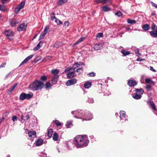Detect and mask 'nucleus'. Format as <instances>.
I'll return each mask as SVG.
<instances>
[{"instance_id":"obj_1","label":"nucleus","mask_w":157,"mask_h":157,"mask_svg":"<svg viewBox=\"0 0 157 157\" xmlns=\"http://www.w3.org/2000/svg\"><path fill=\"white\" fill-rule=\"evenodd\" d=\"M84 66L82 63L80 62V64L78 63L74 64L72 67H68L64 71V72H69L67 74V76L69 78H71L75 76V72L78 73V74H79L82 73L83 71L82 69V66Z\"/></svg>"},{"instance_id":"obj_2","label":"nucleus","mask_w":157,"mask_h":157,"mask_svg":"<svg viewBox=\"0 0 157 157\" xmlns=\"http://www.w3.org/2000/svg\"><path fill=\"white\" fill-rule=\"evenodd\" d=\"M71 114H74V116L75 118L82 119V121L90 120L93 118L91 113L88 111L83 112L81 110H75L72 111Z\"/></svg>"},{"instance_id":"obj_3","label":"nucleus","mask_w":157,"mask_h":157,"mask_svg":"<svg viewBox=\"0 0 157 157\" xmlns=\"http://www.w3.org/2000/svg\"><path fill=\"white\" fill-rule=\"evenodd\" d=\"M74 140L77 148L85 147L89 143V140L86 135H78L75 138Z\"/></svg>"},{"instance_id":"obj_4","label":"nucleus","mask_w":157,"mask_h":157,"mask_svg":"<svg viewBox=\"0 0 157 157\" xmlns=\"http://www.w3.org/2000/svg\"><path fill=\"white\" fill-rule=\"evenodd\" d=\"M44 86V84L42 82L36 79L29 86V88L32 90L37 91L41 90Z\"/></svg>"},{"instance_id":"obj_5","label":"nucleus","mask_w":157,"mask_h":157,"mask_svg":"<svg viewBox=\"0 0 157 157\" xmlns=\"http://www.w3.org/2000/svg\"><path fill=\"white\" fill-rule=\"evenodd\" d=\"M33 94L32 93L29 94H26L23 93H21L19 97V99L21 100H24L25 99H29L32 98L33 96Z\"/></svg>"},{"instance_id":"obj_6","label":"nucleus","mask_w":157,"mask_h":157,"mask_svg":"<svg viewBox=\"0 0 157 157\" xmlns=\"http://www.w3.org/2000/svg\"><path fill=\"white\" fill-rule=\"evenodd\" d=\"M25 5L24 2H22L15 9V12L16 13H18L20 10L23 8Z\"/></svg>"},{"instance_id":"obj_7","label":"nucleus","mask_w":157,"mask_h":157,"mask_svg":"<svg viewBox=\"0 0 157 157\" xmlns=\"http://www.w3.org/2000/svg\"><path fill=\"white\" fill-rule=\"evenodd\" d=\"M25 5L24 2H22L15 9V12L16 13H18L20 10L23 8Z\"/></svg>"},{"instance_id":"obj_8","label":"nucleus","mask_w":157,"mask_h":157,"mask_svg":"<svg viewBox=\"0 0 157 157\" xmlns=\"http://www.w3.org/2000/svg\"><path fill=\"white\" fill-rule=\"evenodd\" d=\"M28 134L30 139H32L36 137V132L34 131H30L29 132Z\"/></svg>"},{"instance_id":"obj_9","label":"nucleus","mask_w":157,"mask_h":157,"mask_svg":"<svg viewBox=\"0 0 157 157\" xmlns=\"http://www.w3.org/2000/svg\"><path fill=\"white\" fill-rule=\"evenodd\" d=\"M120 119L121 120H124L125 121L127 119V116L125 114V112L123 111H121L120 112Z\"/></svg>"},{"instance_id":"obj_10","label":"nucleus","mask_w":157,"mask_h":157,"mask_svg":"<svg viewBox=\"0 0 157 157\" xmlns=\"http://www.w3.org/2000/svg\"><path fill=\"white\" fill-rule=\"evenodd\" d=\"M77 80L76 78H73L71 79L67 80L66 83V84L67 86H70L75 84L76 83Z\"/></svg>"},{"instance_id":"obj_11","label":"nucleus","mask_w":157,"mask_h":157,"mask_svg":"<svg viewBox=\"0 0 157 157\" xmlns=\"http://www.w3.org/2000/svg\"><path fill=\"white\" fill-rule=\"evenodd\" d=\"M26 25L24 23H23L21 24L18 27L17 30L19 31L25 30L26 29Z\"/></svg>"},{"instance_id":"obj_12","label":"nucleus","mask_w":157,"mask_h":157,"mask_svg":"<svg viewBox=\"0 0 157 157\" xmlns=\"http://www.w3.org/2000/svg\"><path fill=\"white\" fill-rule=\"evenodd\" d=\"M34 56V55L32 54L28 56L21 62L19 66H20L26 63L29 60L31 59Z\"/></svg>"},{"instance_id":"obj_13","label":"nucleus","mask_w":157,"mask_h":157,"mask_svg":"<svg viewBox=\"0 0 157 157\" xmlns=\"http://www.w3.org/2000/svg\"><path fill=\"white\" fill-rule=\"evenodd\" d=\"M44 140L43 139L40 138L38 140H36L34 144L36 146H41L43 144Z\"/></svg>"},{"instance_id":"obj_14","label":"nucleus","mask_w":157,"mask_h":157,"mask_svg":"<svg viewBox=\"0 0 157 157\" xmlns=\"http://www.w3.org/2000/svg\"><path fill=\"white\" fill-rule=\"evenodd\" d=\"M137 83L135 80L133 79H130L128 82V84L130 86H134L136 85Z\"/></svg>"},{"instance_id":"obj_15","label":"nucleus","mask_w":157,"mask_h":157,"mask_svg":"<svg viewBox=\"0 0 157 157\" xmlns=\"http://www.w3.org/2000/svg\"><path fill=\"white\" fill-rule=\"evenodd\" d=\"M4 34L7 37L13 36L14 35V33L11 30H9L5 31Z\"/></svg>"},{"instance_id":"obj_16","label":"nucleus","mask_w":157,"mask_h":157,"mask_svg":"<svg viewBox=\"0 0 157 157\" xmlns=\"http://www.w3.org/2000/svg\"><path fill=\"white\" fill-rule=\"evenodd\" d=\"M151 36L153 37H157V26L156 27L155 30H153L150 32Z\"/></svg>"},{"instance_id":"obj_17","label":"nucleus","mask_w":157,"mask_h":157,"mask_svg":"<svg viewBox=\"0 0 157 157\" xmlns=\"http://www.w3.org/2000/svg\"><path fill=\"white\" fill-rule=\"evenodd\" d=\"M111 0H96V2L97 3H102L103 4L109 3Z\"/></svg>"},{"instance_id":"obj_18","label":"nucleus","mask_w":157,"mask_h":157,"mask_svg":"<svg viewBox=\"0 0 157 157\" xmlns=\"http://www.w3.org/2000/svg\"><path fill=\"white\" fill-rule=\"evenodd\" d=\"M58 77L59 76L58 75H54L53 76L52 79V84H55L56 83Z\"/></svg>"},{"instance_id":"obj_19","label":"nucleus","mask_w":157,"mask_h":157,"mask_svg":"<svg viewBox=\"0 0 157 157\" xmlns=\"http://www.w3.org/2000/svg\"><path fill=\"white\" fill-rule=\"evenodd\" d=\"M111 9L109 6H105L101 7L102 11L104 12H108L110 11Z\"/></svg>"},{"instance_id":"obj_20","label":"nucleus","mask_w":157,"mask_h":157,"mask_svg":"<svg viewBox=\"0 0 157 157\" xmlns=\"http://www.w3.org/2000/svg\"><path fill=\"white\" fill-rule=\"evenodd\" d=\"M102 47V45L101 44H95L94 47V49L98 50L101 48Z\"/></svg>"},{"instance_id":"obj_21","label":"nucleus","mask_w":157,"mask_h":157,"mask_svg":"<svg viewBox=\"0 0 157 157\" xmlns=\"http://www.w3.org/2000/svg\"><path fill=\"white\" fill-rule=\"evenodd\" d=\"M135 99L138 100L140 99L142 97L141 94H139L138 93H135L132 96Z\"/></svg>"},{"instance_id":"obj_22","label":"nucleus","mask_w":157,"mask_h":157,"mask_svg":"<svg viewBox=\"0 0 157 157\" xmlns=\"http://www.w3.org/2000/svg\"><path fill=\"white\" fill-rule=\"evenodd\" d=\"M29 118V116L28 114H27L26 115L25 118L24 119V117L23 115H22L21 117V122L22 123H24V121H26Z\"/></svg>"},{"instance_id":"obj_23","label":"nucleus","mask_w":157,"mask_h":157,"mask_svg":"<svg viewBox=\"0 0 157 157\" xmlns=\"http://www.w3.org/2000/svg\"><path fill=\"white\" fill-rule=\"evenodd\" d=\"M58 138V134L56 132H55L53 136V140L54 141H57Z\"/></svg>"},{"instance_id":"obj_24","label":"nucleus","mask_w":157,"mask_h":157,"mask_svg":"<svg viewBox=\"0 0 157 157\" xmlns=\"http://www.w3.org/2000/svg\"><path fill=\"white\" fill-rule=\"evenodd\" d=\"M91 86V83L90 82H86L84 84V87L86 89L89 88Z\"/></svg>"},{"instance_id":"obj_25","label":"nucleus","mask_w":157,"mask_h":157,"mask_svg":"<svg viewBox=\"0 0 157 157\" xmlns=\"http://www.w3.org/2000/svg\"><path fill=\"white\" fill-rule=\"evenodd\" d=\"M135 91H136V93H138L139 94H141V95H142L144 93V91L142 89H136Z\"/></svg>"},{"instance_id":"obj_26","label":"nucleus","mask_w":157,"mask_h":157,"mask_svg":"<svg viewBox=\"0 0 157 157\" xmlns=\"http://www.w3.org/2000/svg\"><path fill=\"white\" fill-rule=\"evenodd\" d=\"M53 133V130L52 129H49L48 131V136L49 138L51 137Z\"/></svg>"},{"instance_id":"obj_27","label":"nucleus","mask_w":157,"mask_h":157,"mask_svg":"<svg viewBox=\"0 0 157 157\" xmlns=\"http://www.w3.org/2000/svg\"><path fill=\"white\" fill-rule=\"evenodd\" d=\"M121 52L124 56L128 55L130 54V52L129 51L124 50H121Z\"/></svg>"},{"instance_id":"obj_28","label":"nucleus","mask_w":157,"mask_h":157,"mask_svg":"<svg viewBox=\"0 0 157 157\" xmlns=\"http://www.w3.org/2000/svg\"><path fill=\"white\" fill-rule=\"evenodd\" d=\"M149 103L152 109L156 111L157 109L154 102L152 101H150Z\"/></svg>"},{"instance_id":"obj_29","label":"nucleus","mask_w":157,"mask_h":157,"mask_svg":"<svg viewBox=\"0 0 157 157\" xmlns=\"http://www.w3.org/2000/svg\"><path fill=\"white\" fill-rule=\"evenodd\" d=\"M142 28L144 30L147 31L150 29V26L147 24H146L143 26Z\"/></svg>"},{"instance_id":"obj_30","label":"nucleus","mask_w":157,"mask_h":157,"mask_svg":"<svg viewBox=\"0 0 157 157\" xmlns=\"http://www.w3.org/2000/svg\"><path fill=\"white\" fill-rule=\"evenodd\" d=\"M42 44L43 42H42L41 41H40L39 43L37 44L36 46L34 48L33 50L34 51H36L38 50L40 48L41 46L40 45Z\"/></svg>"},{"instance_id":"obj_31","label":"nucleus","mask_w":157,"mask_h":157,"mask_svg":"<svg viewBox=\"0 0 157 157\" xmlns=\"http://www.w3.org/2000/svg\"><path fill=\"white\" fill-rule=\"evenodd\" d=\"M18 21L16 20H14L10 22V24L12 27H14L18 23Z\"/></svg>"},{"instance_id":"obj_32","label":"nucleus","mask_w":157,"mask_h":157,"mask_svg":"<svg viewBox=\"0 0 157 157\" xmlns=\"http://www.w3.org/2000/svg\"><path fill=\"white\" fill-rule=\"evenodd\" d=\"M59 72V71L56 69H53L51 71V73L54 75H57Z\"/></svg>"},{"instance_id":"obj_33","label":"nucleus","mask_w":157,"mask_h":157,"mask_svg":"<svg viewBox=\"0 0 157 157\" xmlns=\"http://www.w3.org/2000/svg\"><path fill=\"white\" fill-rule=\"evenodd\" d=\"M66 126L67 128H71L72 126V122L71 121H67Z\"/></svg>"},{"instance_id":"obj_34","label":"nucleus","mask_w":157,"mask_h":157,"mask_svg":"<svg viewBox=\"0 0 157 157\" xmlns=\"http://www.w3.org/2000/svg\"><path fill=\"white\" fill-rule=\"evenodd\" d=\"M85 39V37H82L80 38L74 44V45H76L80 43L81 42L84 40Z\"/></svg>"},{"instance_id":"obj_35","label":"nucleus","mask_w":157,"mask_h":157,"mask_svg":"<svg viewBox=\"0 0 157 157\" xmlns=\"http://www.w3.org/2000/svg\"><path fill=\"white\" fill-rule=\"evenodd\" d=\"M67 0H59L58 4L59 5H60L66 3Z\"/></svg>"},{"instance_id":"obj_36","label":"nucleus","mask_w":157,"mask_h":157,"mask_svg":"<svg viewBox=\"0 0 157 157\" xmlns=\"http://www.w3.org/2000/svg\"><path fill=\"white\" fill-rule=\"evenodd\" d=\"M127 22L129 24H135L136 23V21L134 20L128 19H127Z\"/></svg>"},{"instance_id":"obj_37","label":"nucleus","mask_w":157,"mask_h":157,"mask_svg":"<svg viewBox=\"0 0 157 157\" xmlns=\"http://www.w3.org/2000/svg\"><path fill=\"white\" fill-rule=\"evenodd\" d=\"M54 21L58 25H61L63 24L62 22L56 18Z\"/></svg>"},{"instance_id":"obj_38","label":"nucleus","mask_w":157,"mask_h":157,"mask_svg":"<svg viewBox=\"0 0 157 157\" xmlns=\"http://www.w3.org/2000/svg\"><path fill=\"white\" fill-rule=\"evenodd\" d=\"M54 122L56 126H61L63 124V123H61L57 120H55Z\"/></svg>"},{"instance_id":"obj_39","label":"nucleus","mask_w":157,"mask_h":157,"mask_svg":"<svg viewBox=\"0 0 157 157\" xmlns=\"http://www.w3.org/2000/svg\"><path fill=\"white\" fill-rule=\"evenodd\" d=\"M61 44V43L60 42H56L53 45V47L58 48L59 47Z\"/></svg>"},{"instance_id":"obj_40","label":"nucleus","mask_w":157,"mask_h":157,"mask_svg":"<svg viewBox=\"0 0 157 157\" xmlns=\"http://www.w3.org/2000/svg\"><path fill=\"white\" fill-rule=\"evenodd\" d=\"M52 85L49 82H47L45 84V87L47 89L51 87Z\"/></svg>"},{"instance_id":"obj_41","label":"nucleus","mask_w":157,"mask_h":157,"mask_svg":"<svg viewBox=\"0 0 157 157\" xmlns=\"http://www.w3.org/2000/svg\"><path fill=\"white\" fill-rule=\"evenodd\" d=\"M46 34L42 32L40 35L39 39L42 40L43 39Z\"/></svg>"},{"instance_id":"obj_42","label":"nucleus","mask_w":157,"mask_h":157,"mask_svg":"<svg viewBox=\"0 0 157 157\" xmlns=\"http://www.w3.org/2000/svg\"><path fill=\"white\" fill-rule=\"evenodd\" d=\"M49 29V26L48 25L46 26L44 28V31H43V32L44 33H45L46 34H47L48 30Z\"/></svg>"},{"instance_id":"obj_43","label":"nucleus","mask_w":157,"mask_h":157,"mask_svg":"<svg viewBox=\"0 0 157 157\" xmlns=\"http://www.w3.org/2000/svg\"><path fill=\"white\" fill-rule=\"evenodd\" d=\"M17 85V84H16L13 86L11 87L9 89V91L10 92H12L14 90L15 87Z\"/></svg>"},{"instance_id":"obj_44","label":"nucleus","mask_w":157,"mask_h":157,"mask_svg":"<svg viewBox=\"0 0 157 157\" xmlns=\"http://www.w3.org/2000/svg\"><path fill=\"white\" fill-rule=\"evenodd\" d=\"M40 79L43 81H45L47 80V78L45 75H43L41 77Z\"/></svg>"},{"instance_id":"obj_45","label":"nucleus","mask_w":157,"mask_h":157,"mask_svg":"<svg viewBox=\"0 0 157 157\" xmlns=\"http://www.w3.org/2000/svg\"><path fill=\"white\" fill-rule=\"evenodd\" d=\"M55 14L54 12H53L51 15V18L52 20L54 21L56 18L55 16Z\"/></svg>"},{"instance_id":"obj_46","label":"nucleus","mask_w":157,"mask_h":157,"mask_svg":"<svg viewBox=\"0 0 157 157\" xmlns=\"http://www.w3.org/2000/svg\"><path fill=\"white\" fill-rule=\"evenodd\" d=\"M115 15L119 17L121 16L122 14L120 11H118L115 13Z\"/></svg>"},{"instance_id":"obj_47","label":"nucleus","mask_w":157,"mask_h":157,"mask_svg":"<svg viewBox=\"0 0 157 157\" xmlns=\"http://www.w3.org/2000/svg\"><path fill=\"white\" fill-rule=\"evenodd\" d=\"M103 36V34L102 33H99L97 34L96 37H101Z\"/></svg>"},{"instance_id":"obj_48","label":"nucleus","mask_w":157,"mask_h":157,"mask_svg":"<svg viewBox=\"0 0 157 157\" xmlns=\"http://www.w3.org/2000/svg\"><path fill=\"white\" fill-rule=\"evenodd\" d=\"M17 117L16 116H14L12 117V120L13 122L16 121L17 120Z\"/></svg>"},{"instance_id":"obj_49","label":"nucleus","mask_w":157,"mask_h":157,"mask_svg":"<svg viewBox=\"0 0 157 157\" xmlns=\"http://www.w3.org/2000/svg\"><path fill=\"white\" fill-rule=\"evenodd\" d=\"M145 82L147 83H149L151 82V79L149 78H147L145 79Z\"/></svg>"},{"instance_id":"obj_50","label":"nucleus","mask_w":157,"mask_h":157,"mask_svg":"<svg viewBox=\"0 0 157 157\" xmlns=\"http://www.w3.org/2000/svg\"><path fill=\"white\" fill-rule=\"evenodd\" d=\"M88 102L89 103H93L94 102V101L92 98H89L88 99Z\"/></svg>"},{"instance_id":"obj_51","label":"nucleus","mask_w":157,"mask_h":157,"mask_svg":"<svg viewBox=\"0 0 157 157\" xmlns=\"http://www.w3.org/2000/svg\"><path fill=\"white\" fill-rule=\"evenodd\" d=\"M5 9V6L3 5H0V10L3 11Z\"/></svg>"},{"instance_id":"obj_52","label":"nucleus","mask_w":157,"mask_h":157,"mask_svg":"<svg viewBox=\"0 0 157 157\" xmlns=\"http://www.w3.org/2000/svg\"><path fill=\"white\" fill-rule=\"evenodd\" d=\"M155 27H156L154 23H153L151 25V29L152 30H154L155 29Z\"/></svg>"},{"instance_id":"obj_53","label":"nucleus","mask_w":157,"mask_h":157,"mask_svg":"<svg viewBox=\"0 0 157 157\" xmlns=\"http://www.w3.org/2000/svg\"><path fill=\"white\" fill-rule=\"evenodd\" d=\"M151 87V86L150 85H147L146 86V88L148 91L150 90Z\"/></svg>"},{"instance_id":"obj_54","label":"nucleus","mask_w":157,"mask_h":157,"mask_svg":"<svg viewBox=\"0 0 157 157\" xmlns=\"http://www.w3.org/2000/svg\"><path fill=\"white\" fill-rule=\"evenodd\" d=\"M40 157H47V155L44 153H42L40 155Z\"/></svg>"},{"instance_id":"obj_55","label":"nucleus","mask_w":157,"mask_h":157,"mask_svg":"<svg viewBox=\"0 0 157 157\" xmlns=\"http://www.w3.org/2000/svg\"><path fill=\"white\" fill-rule=\"evenodd\" d=\"M88 75H89L90 76H94L95 75V73L92 72L90 73Z\"/></svg>"},{"instance_id":"obj_56","label":"nucleus","mask_w":157,"mask_h":157,"mask_svg":"<svg viewBox=\"0 0 157 157\" xmlns=\"http://www.w3.org/2000/svg\"><path fill=\"white\" fill-rule=\"evenodd\" d=\"M135 54L138 56L140 55V54L139 53V50L138 49L136 50L135 51Z\"/></svg>"},{"instance_id":"obj_57","label":"nucleus","mask_w":157,"mask_h":157,"mask_svg":"<svg viewBox=\"0 0 157 157\" xmlns=\"http://www.w3.org/2000/svg\"><path fill=\"white\" fill-rule=\"evenodd\" d=\"M6 64V63H4L0 65V69L1 68L4 67Z\"/></svg>"},{"instance_id":"obj_58","label":"nucleus","mask_w":157,"mask_h":157,"mask_svg":"<svg viewBox=\"0 0 157 157\" xmlns=\"http://www.w3.org/2000/svg\"><path fill=\"white\" fill-rule=\"evenodd\" d=\"M64 25L65 26L67 25L68 26L69 25V23L68 21H65L64 23Z\"/></svg>"},{"instance_id":"obj_59","label":"nucleus","mask_w":157,"mask_h":157,"mask_svg":"<svg viewBox=\"0 0 157 157\" xmlns=\"http://www.w3.org/2000/svg\"><path fill=\"white\" fill-rule=\"evenodd\" d=\"M151 3H152V5L153 6H154V7H155L156 8H157V4H155L152 2H151Z\"/></svg>"},{"instance_id":"obj_60","label":"nucleus","mask_w":157,"mask_h":157,"mask_svg":"<svg viewBox=\"0 0 157 157\" xmlns=\"http://www.w3.org/2000/svg\"><path fill=\"white\" fill-rule=\"evenodd\" d=\"M144 60V59H142V58H138L136 59V60L137 61H142Z\"/></svg>"},{"instance_id":"obj_61","label":"nucleus","mask_w":157,"mask_h":157,"mask_svg":"<svg viewBox=\"0 0 157 157\" xmlns=\"http://www.w3.org/2000/svg\"><path fill=\"white\" fill-rule=\"evenodd\" d=\"M150 70H151L153 71L154 72H156V71L151 66V67H150Z\"/></svg>"},{"instance_id":"obj_62","label":"nucleus","mask_w":157,"mask_h":157,"mask_svg":"<svg viewBox=\"0 0 157 157\" xmlns=\"http://www.w3.org/2000/svg\"><path fill=\"white\" fill-rule=\"evenodd\" d=\"M10 72L8 74H7L5 77V79H6L7 78L9 77H10Z\"/></svg>"},{"instance_id":"obj_63","label":"nucleus","mask_w":157,"mask_h":157,"mask_svg":"<svg viewBox=\"0 0 157 157\" xmlns=\"http://www.w3.org/2000/svg\"><path fill=\"white\" fill-rule=\"evenodd\" d=\"M108 92L107 93H105L104 94H105V96H108L111 93L110 92Z\"/></svg>"},{"instance_id":"obj_64","label":"nucleus","mask_w":157,"mask_h":157,"mask_svg":"<svg viewBox=\"0 0 157 157\" xmlns=\"http://www.w3.org/2000/svg\"><path fill=\"white\" fill-rule=\"evenodd\" d=\"M4 119V118H3V119H0V124L2 122V121Z\"/></svg>"}]
</instances>
